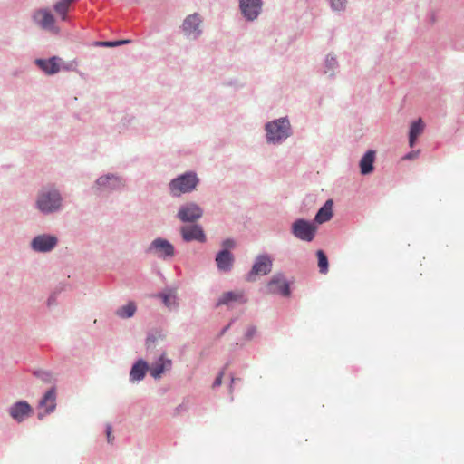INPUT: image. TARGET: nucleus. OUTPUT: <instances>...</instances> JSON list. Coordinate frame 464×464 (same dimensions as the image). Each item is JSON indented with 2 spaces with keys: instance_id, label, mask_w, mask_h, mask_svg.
Returning a JSON list of instances; mask_svg holds the SVG:
<instances>
[{
  "instance_id": "nucleus-1",
  "label": "nucleus",
  "mask_w": 464,
  "mask_h": 464,
  "mask_svg": "<svg viewBox=\"0 0 464 464\" xmlns=\"http://www.w3.org/2000/svg\"><path fill=\"white\" fill-rule=\"evenodd\" d=\"M62 202L59 192L54 188H44L38 195L37 208L44 213H51L57 210Z\"/></svg>"
},
{
  "instance_id": "nucleus-2",
  "label": "nucleus",
  "mask_w": 464,
  "mask_h": 464,
  "mask_svg": "<svg viewBox=\"0 0 464 464\" xmlns=\"http://www.w3.org/2000/svg\"><path fill=\"white\" fill-rule=\"evenodd\" d=\"M198 183V179L194 172H187L169 183V190L173 196H180L183 193H188L195 189Z\"/></svg>"
},
{
  "instance_id": "nucleus-3",
  "label": "nucleus",
  "mask_w": 464,
  "mask_h": 464,
  "mask_svg": "<svg viewBox=\"0 0 464 464\" xmlns=\"http://www.w3.org/2000/svg\"><path fill=\"white\" fill-rule=\"evenodd\" d=\"M266 138L269 142H280L290 135V123L285 118L268 122L266 125Z\"/></svg>"
},
{
  "instance_id": "nucleus-4",
  "label": "nucleus",
  "mask_w": 464,
  "mask_h": 464,
  "mask_svg": "<svg viewBox=\"0 0 464 464\" xmlns=\"http://www.w3.org/2000/svg\"><path fill=\"white\" fill-rule=\"evenodd\" d=\"M316 227L304 219H297L292 225V233L293 235L303 240L311 242L315 235Z\"/></svg>"
},
{
  "instance_id": "nucleus-5",
  "label": "nucleus",
  "mask_w": 464,
  "mask_h": 464,
  "mask_svg": "<svg viewBox=\"0 0 464 464\" xmlns=\"http://www.w3.org/2000/svg\"><path fill=\"white\" fill-rule=\"evenodd\" d=\"M33 20L43 29L48 30L53 34L59 33V28L55 26V20L51 11L43 8L34 12Z\"/></svg>"
},
{
  "instance_id": "nucleus-6",
  "label": "nucleus",
  "mask_w": 464,
  "mask_h": 464,
  "mask_svg": "<svg viewBox=\"0 0 464 464\" xmlns=\"http://www.w3.org/2000/svg\"><path fill=\"white\" fill-rule=\"evenodd\" d=\"M271 269L272 259L266 255L259 256L256 257L246 279L247 281H255L257 276H266L270 273Z\"/></svg>"
},
{
  "instance_id": "nucleus-7",
  "label": "nucleus",
  "mask_w": 464,
  "mask_h": 464,
  "mask_svg": "<svg viewBox=\"0 0 464 464\" xmlns=\"http://www.w3.org/2000/svg\"><path fill=\"white\" fill-rule=\"evenodd\" d=\"M266 292L271 295L289 296L290 287L284 276L281 274H276L267 283Z\"/></svg>"
},
{
  "instance_id": "nucleus-8",
  "label": "nucleus",
  "mask_w": 464,
  "mask_h": 464,
  "mask_svg": "<svg viewBox=\"0 0 464 464\" xmlns=\"http://www.w3.org/2000/svg\"><path fill=\"white\" fill-rule=\"evenodd\" d=\"M202 215V208L196 203L190 202L181 206L177 216L182 222H194Z\"/></svg>"
},
{
  "instance_id": "nucleus-9",
  "label": "nucleus",
  "mask_w": 464,
  "mask_h": 464,
  "mask_svg": "<svg viewBox=\"0 0 464 464\" xmlns=\"http://www.w3.org/2000/svg\"><path fill=\"white\" fill-rule=\"evenodd\" d=\"M149 251L160 258L174 256L173 246L168 240L163 238H157L153 240L149 247Z\"/></svg>"
},
{
  "instance_id": "nucleus-10",
  "label": "nucleus",
  "mask_w": 464,
  "mask_h": 464,
  "mask_svg": "<svg viewBox=\"0 0 464 464\" xmlns=\"http://www.w3.org/2000/svg\"><path fill=\"white\" fill-rule=\"evenodd\" d=\"M201 17L198 14H193L186 17L182 24L185 34L194 39L197 38L201 34Z\"/></svg>"
},
{
  "instance_id": "nucleus-11",
  "label": "nucleus",
  "mask_w": 464,
  "mask_h": 464,
  "mask_svg": "<svg viewBox=\"0 0 464 464\" xmlns=\"http://www.w3.org/2000/svg\"><path fill=\"white\" fill-rule=\"evenodd\" d=\"M33 413V409L26 401H18L9 409L10 416L16 421L22 422Z\"/></svg>"
},
{
  "instance_id": "nucleus-12",
  "label": "nucleus",
  "mask_w": 464,
  "mask_h": 464,
  "mask_svg": "<svg viewBox=\"0 0 464 464\" xmlns=\"http://www.w3.org/2000/svg\"><path fill=\"white\" fill-rule=\"evenodd\" d=\"M240 9L248 20H254L257 17L261 10V0H239Z\"/></svg>"
},
{
  "instance_id": "nucleus-13",
  "label": "nucleus",
  "mask_w": 464,
  "mask_h": 464,
  "mask_svg": "<svg viewBox=\"0 0 464 464\" xmlns=\"http://www.w3.org/2000/svg\"><path fill=\"white\" fill-rule=\"evenodd\" d=\"M57 244V238L53 236L41 235L32 241V247L35 251L47 252L52 250Z\"/></svg>"
},
{
  "instance_id": "nucleus-14",
  "label": "nucleus",
  "mask_w": 464,
  "mask_h": 464,
  "mask_svg": "<svg viewBox=\"0 0 464 464\" xmlns=\"http://www.w3.org/2000/svg\"><path fill=\"white\" fill-rule=\"evenodd\" d=\"M180 232L183 239L187 242L192 240H197L199 242L206 241V236L203 229L198 225L182 227Z\"/></svg>"
},
{
  "instance_id": "nucleus-15",
  "label": "nucleus",
  "mask_w": 464,
  "mask_h": 464,
  "mask_svg": "<svg viewBox=\"0 0 464 464\" xmlns=\"http://www.w3.org/2000/svg\"><path fill=\"white\" fill-rule=\"evenodd\" d=\"M172 362L170 359H167L165 354H162L160 359L152 363L150 367V375L155 378H160L161 374L171 368Z\"/></svg>"
},
{
  "instance_id": "nucleus-16",
  "label": "nucleus",
  "mask_w": 464,
  "mask_h": 464,
  "mask_svg": "<svg viewBox=\"0 0 464 464\" xmlns=\"http://www.w3.org/2000/svg\"><path fill=\"white\" fill-rule=\"evenodd\" d=\"M61 58L53 56L48 60L38 59L36 64L49 75L57 73L61 70Z\"/></svg>"
},
{
  "instance_id": "nucleus-17",
  "label": "nucleus",
  "mask_w": 464,
  "mask_h": 464,
  "mask_svg": "<svg viewBox=\"0 0 464 464\" xmlns=\"http://www.w3.org/2000/svg\"><path fill=\"white\" fill-rule=\"evenodd\" d=\"M40 408L44 409V414L54 411L56 407V392L54 388L50 389L39 402Z\"/></svg>"
},
{
  "instance_id": "nucleus-18",
  "label": "nucleus",
  "mask_w": 464,
  "mask_h": 464,
  "mask_svg": "<svg viewBox=\"0 0 464 464\" xmlns=\"http://www.w3.org/2000/svg\"><path fill=\"white\" fill-rule=\"evenodd\" d=\"M234 261L233 255L227 250L220 251L216 256V263L218 269L222 271H229Z\"/></svg>"
},
{
  "instance_id": "nucleus-19",
  "label": "nucleus",
  "mask_w": 464,
  "mask_h": 464,
  "mask_svg": "<svg viewBox=\"0 0 464 464\" xmlns=\"http://www.w3.org/2000/svg\"><path fill=\"white\" fill-rule=\"evenodd\" d=\"M333 200L328 199L317 212L314 218L315 222H317L318 224H322L330 220L331 218L333 217Z\"/></svg>"
},
{
  "instance_id": "nucleus-20",
  "label": "nucleus",
  "mask_w": 464,
  "mask_h": 464,
  "mask_svg": "<svg viewBox=\"0 0 464 464\" xmlns=\"http://www.w3.org/2000/svg\"><path fill=\"white\" fill-rule=\"evenodd\" d=\"M150 370L147 362L143 360H139L131 368L130 378L131 381H140L144 378L146 372Z\"/></svg>"
},
{
  "instance_id": "nucleus-21",
  "label": "nucleus",
  "mask_w": 464,
  "mask_h": 464,
  "mask_svg": "<svg viewBox=\"0 0 464 464\" xmlns=\"http://www.w3.org/2000/svg\"><path fill=\"white\" fill-rule=\"evenodd\" d=\"M375 159V152L369 150L360 160L361 173L363 175L369 174L373 169V162Z\"/></svg>"
},
{
  "instance_id": "nucleus-22",
  "label": "nucleus",
  "mask_w": 464,
  "mask_h": 464,
  "mask_svg": "<svg viewBox=\"0 0 464 464\" xmlns=\"http://www.w3.org/2000/svg\"><path fill=\"white\" fill-rule=\"evenodd\" d=\"M424 123L421 119L411 123L409 133V145L414 147L418 137L423 132Z\"/></svg>"
},
{
  "instance_id": "nucleus-23",
  "label": "nucleus",
  "mask_w": 464,
  "mask_h": 464,
  "mask_svg": "<svg viewBox=\"0 0 464 464\" xmlns=\"http://www.w3.org/2000/svg\"><path fill=\"white\" fill-rule=\"evenodd\" d=\"M121 184L120 179L114 176L101 177L97 180V185L108 187L111 189L117 188Z\"/></svg>"
},
{
  "instance_id": "nucleus-24",
  "label": "nucleus",
  "mask_w": 464,
  "mask_h": 464,
  "mask_svg": "<svg viewBox=\"0 0 464 464\" xmlns=\"http://www.w3.org/2000/svg\"><path fill=\"white\" fill-rule=\"evenodd\" d=\"M243 297L241 293L226 292L224 293L218 302V305L229 304L231 302L238 301Z\"/></svg>"
},
{
  "instance_id": "nucleus-25",
  "label": "nucleus",
  "mask_w": 464,
  "mask_h": 464,
  "mask_svg": "<svg viewBox=\"0 0 464 464\" xmlns=\"http://www.w3.org/2000/svg\"><path fill=\"white\" fill-rule=\"evenodd\" d=\"M136 312V305L134 303L130 302L126 305L121 306L116 312L117 315L121 318H129L134 315Z\"/></svg>"
},
{
  "instance_id": "nucleus-26",
  "label": "nucleus",
  "mask_w": 464,
  "mask_h": 464,
  "mask_svg": "<svg viewBox=\"0 0 464 464\" xmlns=\"http://www.w3.org/2000/svg\"><path fill=\"white\" fill-rule=\"evenodd\" d=\"M70 5L71 3H69L68 0H60L54 5V11L58 15L61 16L62 20H66V14L69 10Z\"/></svg>"
},
{
  "instance_id": "nucleus-27",
  "label": "nucleus",
  "mask_w": 464,
  "mask_h": 464,
  "mask_svg": "<svg viewBox=\"0 0 464 464\" xmlns=\"http://www.w3.org/2000/svg\"><path fill=\"white\" fill-rule=\"evenodd\" d=\"M318 257V266L322 274H325L328 271V259L323 250L316 252Z\"/></svg>"
},
{
  "instance_id": "nucleus-28",
  "label": "nucleus",
  "mask_w": 464,
  "mask_h": 464,
  "mask_svg": "<svg viewBox=\"0 0 464 464\" xmlns=\"http://www.w3.org/2000/svg\"><path fill=\"white\" fill-rule=\"evenodd\" d=\"M130 40H121V41H114V42L105 41V42H98V43H96V45L104 46V47H115V46H119V45L126 44H130Z\"/></svg>"
},
{
  "instance_id": "nucleus-29",
  "label": "nucleus",
  "mask_w": 464,
  "mask_h": 464,
  "mask_svg": "<svg viewBox=\"0 0 464 464\" xmlns=\"http://www.w3.org/2000/svg\"><path fill=\"white\" fill-rule=\"evenodd\" d=\"M161 297L163 299V303L165 304V305L169 307L172 304V300H174L175 298V295L172 293H168L162 294Z\"/></svg>"
},
{
  "instance_id": "nucleus-30",
  "label": "nucleus",
  "mask_w": 464,
  "mask_h": 464,
  "mask_svg": "<svg viewBox=\"0 0 464 464\" xmlns=\"http://www.w3.org/2000/svg\"><path fill=\"white\" fill-rule=\"evenodd\" d=\"M332 7L334 10H342L344 7L346 0H330Z\"/></svg>"
},
{
  "instance_id": "nucleus-31",
  "label": "nucleus",
  "mask_w": 464,
  "mask_h": 464,
  "mask_svg": "<svg viewBox=\"0 0 464 464\" xmlns=\"http://www.w3.org/2000/svg\"><path fill=\"white\" fill-rule=\"evenodd\" d=\"M256 334V328L255 326H249L245 334L246 340H251Z\"/></svg>"
},
{
  "instance_id": "nucleus-32",
  "label": "nucleus",
  "mask_w": 464,
  "mask_h": 464,
  "mask_svg": "<svg viewBox=\"0 0 464 464\" xmlns=\"http://www.w3.org/2000/svg\"><path fill=\"white\" fill-rule=\"evenodd\" d=\"M222 245L225 247V249L228 250V248L234 247L235 243L232 239H226L225 241H223Z\"/></svg>"
},
{
  "instance_id": "nucleus-33",
  "label": "nucleus",
  "mask_w": 464,
  "mask_h": 464,
  "mask_svg": "<svg viewBox=\"0 0 464 464\" xmlns=\"http://www.w3.org/2000/svg\"><path fill=\"white\" fill-rule=\"evenodd\" d=\"M111 427L110 425H107V428H106V434H107V440L109 443H111L112 440H113V436L111 435Z\"/></svg>"
},
{
  "instance_id": "nucleus-34",
  "label": "nucleus",
  "mask_w": 464,
  "mask_h": 464,
  "mask_svg": "<svg viewBox=\"0 0 464 464\" xmlns=\"http://www.w3.org/2000/svg\"><path fill=\"white\" fill-rule=\"evenodd\" d=\"M222 377H223V373H219L218 376H217L214 383H213V386L216 387V386H219L221 385L222 383Z\"/></svg>"
},
{
  "instance_id": "nucleus-35",
  "label": "nucleus",
  "mask_w": 464,
  "mask_h": 464,
  "mask_svg": "<svg viewBox=\"0 0 464 464\" xmlns=\"http://www.w3.org/2000/svg\"><path fill=\"white\" fill-rule=\"evenodd\" d=\"M417 157V152H410L408 153L404 159H407V160H411V159H414Z\"/></svg>"
},
{
  "instance_id": "nucleus-36",
  "label": "nucleus",
  "mask_w": 464,
  "mask_h": 464,
  "mask_svg": "<svg viewBox=\"0 0 464 464\" xmlns=\"http://www.w3.org/2000/svg\"><path fill=\"white\" fill-rule=\"evenodd\" d=\"M150 342H152V343H153V342H154V339H151L150 337H149V338L147 339V345H148V347H150Z\"/></svg>"
},
{
  "instance_id": "nucleus-37",
  "label": "nucleus",
  "mask_w": 464,
  "mask_h": 464,
  "mask_svg": "<svg viewBox=\"0 0 464 464\" xmlns=\"http://www.w3.org/2000/svg\"><path fill=\"white\" fill-rule=\"evenodd\" d=\"M43 417H44V414L40 412V413L38 414V418H39V419H42Z\"/></svg>"
},
{
  "instance_id": "nucleus-38",
  "label": "nucleus",
  "mask_w": 464,
  "mask_h": 464,
  "mask_svg": "<svg viewBox=\"0 0 464 464\" xmlns=\"http://www.w3.org/2000/svg\"><path fill=\"white\" fill-rule=\"evenodd\" d=\"M74 1H75V0H68V2H69V3H71V4H72V2H74Z\"/></svg>"
}]
</instances>
